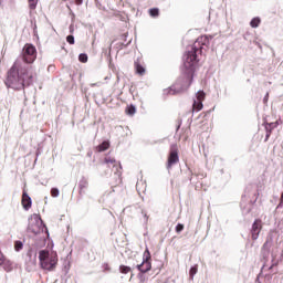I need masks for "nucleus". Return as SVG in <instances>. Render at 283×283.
Instances as JSON below:
<instances>
[{"instance_id":"nucleus-1","label":"nucleus","mask_w":283,"mask_h":283,"mask_svg":"<svg viewBox=\"0 0 283 283\" xmlns=\"http://www.w3.org/2000/svg\"><path fill=\"white\" fill-rule=\"evenodd\" d=\"M35 61L36 46L31 43L24 44L21 59H17L7 72L4 85L18 92L30 87L34 83V76H36L34 66L32 65Z\"/></svg>"},{"instance_id":"nucleus-2","label":"nucleus","mask_w":283,"mask_h":283,"mask_svg":"<svg viewBox=\"0 0 283 283\" xmlns=\"http://www.w3.org/2000/svg\"><path fill=\"white\" fill-rule=\"evenodd\" d=\"M205 48H209V36L201 35L196 40L191 49L185 55L182 69L184 76L179 77L175 84L164 91L166 96L182 94V92H187V90L191 87V83H193V74L196 73V67L199 61L198 56L202 54V50H205Z\"/></svg>"},{"instance_id":"nucleus-3","label":"nucleus","mask_w":283,"mask_h":283,"mask_svg":"<svg viewBox=\"0 0 283 283\" xmlns=\"http://www.w3.org/2000/svg\"><path fill=\"white\" fill-rule=\"evenodd\" d=\"M40 266L44 271H55L59 264V254L50 250L39 252Z\"/></svg>"},{"instance_id":"nucleus-4","label":"nucleus","mask_w":283,"mask_h":283,"mask_svg":"<svg viewBox=\"0 0 283 283\" xmlns=\"http://www.w3.org/2000/svg\"><path fill=\"white\" fill-rule=\"evenodd\" d=\"M178 163H180V157L178 156V144H172L168 154L166 167L169 170L174 165H178Z\"/></svg>"},{"instance_id":"nucleus-5","label":"nucleus","mask_w":283,"mask_h":283,"mask_svg":"<svg viewBox=\"0 0 283 283\" xmlns=\"http://www.w3.org/2000/svg\"><path fill=\"white\" fill-rule=\"evenodd\" d=\"M137 269L140 271V273H147L151 271V253L149 252V249L145 250L143 263L138 264Z\"/></svg>"},{"instance_id":"nucleus-6","label":"nucleus","mask_w":283,"mask_h":283,"mask_svg":"<svg viewBox=\"0 0 283 283\" xmlns=\"http://www.w3.org/2000/svg\"><path fill=\"white\" fill-rule=\"evenodd\" d=\"M21 205L25 211H30L32 209V198L28 195V191L23 190Z\"/></svg>"},{"instance_id":"nucleus-7","label":"nucleus","mask_w":283,"mask_h":283,"mask_svg":"<svg viewBox=\"0 0 283 283\" xmlns=\"http://www.w3.org/2000/svg\"><path fill=\"white\" fill-rule=\"evenodd\" d=\"M262 231V220L256 219L252 224V240H258L260 232Z\"/></svg>"},{"instance_id":"nucleus-8","label":"nucleus","mask_w":283,"mask_h":283,"mask_svg":"<svg viewBox=\"0 0 283 283\" xmlns=\"http://www.w3.org/2000/svg\"><path fill=\"white\" fill-rule=\"evenodd\" d=\"M0 266H3L4 271H7V273H10V271H12L14 269V266L12 265V261L6 259L1 262Z\"/></svg>"},{"instance_id":"nucleus-9","label":"nucleus","mask_w":283,"mask_h":283,"mask_svg":"<svg viewBox=\"0 0 283 283\" xmlns=\"http://www.w3.org/2000/svg\"><path fill=\"white\" fill-rule=\"evenodd\" d=\"M134 67L136 70V74H139V76H145V69L143 67L138 60L135 61Z\"/></svg>"},{"instance_id":"nucleus-10","label":"nucleus","mask_w":283,"mask_h":283,"mask_svg":"<svg viewBox=\"0 0 283 283\" xmlns=\"http://www.w3.org/2000/svg\"><path fill=\"white\" fill-rule=\"evenodd\" d=\"M280 125L279 122L266 124L265 129H269V133L266 134V140H269V136H271V129H275Z\"/></svg>"},{"instance_id":"nucleus-11","label":"nucleus","mask_w":283,"mask_h":283,"mask_svg":"<svg viewBox=\"0 0 283 283\" xmlns=\"http://www.w3.org/2000/svg\"><path fill=\"white\" fill-rule=\"evenodd\" d=\"M202 107H205V105H202V102H198V99L193 101L192 112H201Z\"/></svg>"},{"instance_id":"nucleus-12","label":"nucleus","mask_w":283,"mask_h":283,"mask_svg":"<svg viewBox=\"0 0 283 283\" xmlns=\"http://www.w3.org/2000/svg\"><path fill=\"white\" fill-rule=\"evenodd\" d=\"M104 163L106 165H108V167H116L118 165V161H116V159L112 158V157H106L104 159Z\"/></svg>"},{"instance_id":"nucleus-13","label":"nucleus","mask_w":283,"mask_h":283,"mask_svg":"<svg viewBox=\"0 0 283 283\" xmlns=\"http://www.w3.org/2000/svg\"><path fill=\"white\" fill-rule=\"evenodd\" d=\"M80 193H85V189H87V187H90V184L87 182V180L83 179L80 181Z\"/></svg>"},{"instance_id":"nucleus-14","label":"nucleus","mask_w":283,"mask_h":283,"mask_svg":"<svg viewBox=\"0 0 283 283\" xmlns=\"http://www.w3.org/2000/svg\"><path fill=\"white\" fill-rule=\"evenodd\" d=\"M125 112L128 116H134V114H136V106L133 104L127 105Z\"/></svg>"},{"instance_id":"nucleus-15","label":"nucleus","mask_w":283,"mask_h":283,"mask_svg":"<svg viewBox=\"0 0 283 283\" xmlns=\"http://www.w3.org/2000/svg\"><path fill=\"white\" fill-rule=\"evenodd\" d=\"M109 148V142H103L102 144H99L97 146V151H107V149Z\"/></svg>"},{"instance_id":"nucleus-16","label":"nucleus","mask_w":283,"mask_h":283,"mask_svg":"<svg viewBox=\"0 0 283 283\" xmlns=\"http://www.w3.org/2000/svg\"><path fill=\"white\" fill-rule=\"evenodd\" d=\"M196 101L202 103L205 101V98H207V94L205 93V91H199L196 94Z\"/></svg>"},{"instance_id":"nucleus-17","label":"nucleus","mask_w":283,"mask_h":283,"mask_svg":"<svg viewBox=\"0 0 283 283\" xmlns=\"http://www.w3.org/2000/svg\"><path fill=\"white\" fill-rule=\"evenodd\" d=\"M119 273L127 275V273H132V268L127 265H119Z\"/></svg>"},{"instance_id":"nucleus-18","label":"nucleus","mask_w":283,"mask_h":283,"mask_svg":"<svg viewBox=\"0 0 283 283\" xmlns=\"http://www.w3.org/2000/svg\"><path fill=\"white\" fill-rule=\"evenodd\" d=\"M261 23L260 18H253L250 22L251 28H259Z\"/></svg>"},{"instance_id":"nucleus-19","label":"nucleus","mask_w":283,"mask_h":283,"mask_svg":"<svg viewBox=\"0 0 283 283\" xmlns=\"http://www.w3.org/2000/svg\"><path fill=\"white\" fill-rule=\"evenodd\" d=\"M30 10H36V6L39 4V0H28Z\"/></svg>"},{"instance_id":"nucleus-20","label":"nucleus","mask_w":283,"mask_h":283,"mask_svg":"<svg viewBox=\"0 0 283 283\" xmlns=\"http://www.w3.org/2000/svg\"><path fill=\"white\" fill-rule=\"evenodd\" d=\"M149 14L153 17V18H156L160 14V10L158 8H153V9H149Z\"/></svg>"},{"instance_id":"nucleus-21","label":"nucleus","mask_w":283,"mask_h":283,"mask_svg":"<svg viewBox=\"0 0 283 283\" xmlns=\"http://www.w3.org/2000/svg\"><path fill=\"white\" fill-rule=\"evenodd\" d=\"M196 273H198V265H195L190 269L189 271L190 280H193V275H196Z\"/></svg>"},{"instance_id":"nucleus-22","label":"nucleus","mask_w":283,"mask_h":283,"mask_svg":"<svg viewBox=\"0 0 283 283\" xmlns=\"http://www.w3.org/2000/svg\"><path fill=\"white\" fill-rule=\"evenodd\" d=\"M23 249V242L15 241L14 242V251H21Z\"/></svg>"},{"instance_id":"nucleus-23","label":"nucleus","mask_w":283,"mask_h":283,"mask_svg":"<svg viewBox=\"0 0 283 283\" xmlns=\"http://www.w3.org/2000/svg\"><path fill=\"white\" fill-rule=\"evenodd\" d=\"M78 61H80L81 63H87V54L81 53V54L78 55Z\"/></svg>"},{"instance_id":"nucleus-24","label":"nucleus","mask_w":283,"mask_h":283,"mask_svg":"<svg viewBox=\"0 0 283 283\" xmlns=\"http://www.w3.org/2000/svg\"><path fill=\"white\" fill-rule=\"evenodd\" d=\"M182 231H185V224L178 223V224L176 226V233H180V232H182Z\"/></svg>"},{"instance_id":"nucleus-25","label":"nucleus","mask_w":283,"mask_h":283,"mask_svg":"<svg viewBox=\"0 0 283 283\" xmlns=\"http://www.w3.org/2000/svg\"><path fill=\"white\" fill-rule=\"evenodd\" d=\"M51 196L52 198H59V188H52Z\"/></svg>"},{"instance_id":"nucleus-26","label":"nucleus","mask_w":283,"mask_h":283,"mask_svg":"<svg viewBox=\"0 0 283 283\" xmlns=\"http://www.w3.org/2000/svg\"><path fill=\"white\" fill-rule=\"evenodd\" d=\"M66 41L70 43V45H74V35H67Z\"/></svg>"},{"instance_id":"nucleus-27","label":"nucleus","mask_w":283,"mask_h":283,"mask_svg":"<svg viewBox=\"0 0 283 283\" xmlns=\"http://www.w3.org/2000/svg\"><path fill=\"white\" fill-rule=\"evenodd\" d=\"M147 281V277H145V274H139V282L145 283Z\"/></svg>"},{"instance_id":"nucleus-28","label":"nucleus","mask_w":283,"mask_h":283,"mask_svg":"<svg viewBox=\"0 0 283 283\" xmlns=\"http://www.w3.org/2000/svg\"><path fill=\"white\" fill-rule=\"evenodd\" d=\"M6 260V255L0 251V264Z\"/></svg>"},{"instance_id":"nucleus-29","label":"nucleus","mask_w":283,"mask_h":283,"mask_svg":"<svg viewBox=\"0 0 283 283\" xmlns=\"http://www.w3.org/2000/svg\"><path fill=\"white\" fill-rule=\"evenodd\" d=\"M75 1V6H83V0H74Z\"/></svg>"},{"instance_id":"nucleus-30","label":"nucleus","mask_w":283,"mask_h":283,"mask_svg":"<svg viewBox=\"0 0 283 283\" xmlns=\"http://www.w3.org/2000/svg\"><path fill=\"white\" fill-rule=\"evenodd\" d=\"M134 277V274H130V280Z\"/></svg>"},{"instance_id":"nucleus-31","label":"nucleus","mask_w":283,"mask_h":283,"mask_svg":"<svg viewBox=\"0 0 283 283\" xmlns=\"http://www.w3.org/2000/svg\"><path fill=\"white\" fill-rule=\"evenodd\" d=\"M270 269H273V265H272V266H270Z\"/></svg>"}]
</instances>
